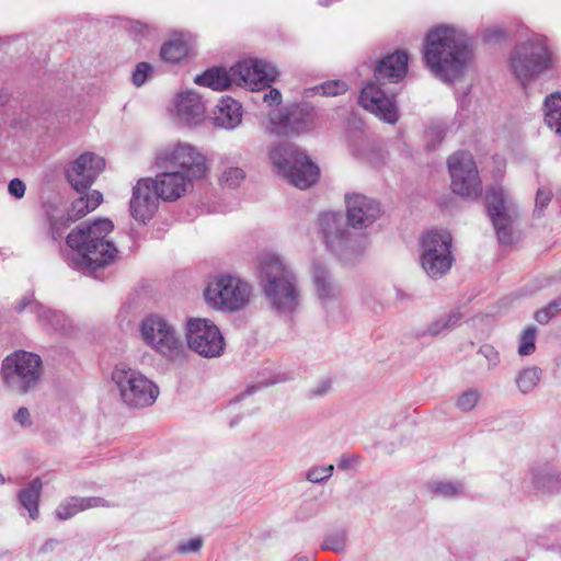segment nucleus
<instances>
[{
    "instance_id": "nucleus-1",
    "label": "nucleus",
    "mask_w": 561,
    "mask_h": 561,
    "mask_svg": "<svg viewBox=\"0 0 561 561\" xmlns=\"http://www.w3.org/2000/svg\"><path fill=\"white\" fill-rule=\"evenodd\" d=\"M472 53L468 36L451 25H438L428 31L424 47V61L438 79L453 82L469 68Z\"/></svg>"
},
{
    "instance_id": "nucleus-2",
    "label": "nucleus",
    "mask_w": 561,
    "mask_h": 561,
    "mask_svg": "<svg viewBox=\"0 0 561 561\" xmlns=\"http://www.w3.org/2000/svg\"><path fill=\"white\" fill-rule=\"evenodd\" d=\"M114 225L107 218L83 222L67 236L70 252L67 261L70 266L89 274L112 264L118 250L108 239Z\"/></svg>"
},
{
    "instance_id": "nucleus-3",
    "label": "nucleus",
    "mask_w": 561,
    "mask_h": 561,
    "mask_svg": "<svg viewBox=\"0 0 561 561\" xmlns=\"http://www.w3.org/2000/svg\"><path fill=\"white\" fill-rule=\"evenodd\" d=\"M260 284L272 309L282 314L298 309L301 300L298 277L278 254L264 253L260 257Z\"/></svg>"
},
{
    "instance_id": "nucleus-4",
    "label": "nucleus",
    "mask_w": 561,
    "mask_h": 561,
    "mask_svg": "<svg viewBox=\"0 0 561 561\" xmlns=\"http://www.w3.org/2000/svg\"><path fill=\"white\" fill-rule=\"evenodd\" d=\"M139 332L142 342L160 356L173 363H183L186 359L187 351L181 334L164 317H145L139 323Z\"/></svg>"
},
{
    "instance_id": "nucleus-5",
    "label": "nucleus",
    "mask_w": 561,
    "mask_h": 561,
    "mask_svg": "<svg viewBox=\"0 0 561 561\" xmlns=\"http://www.w3.org/2000/svg\"><path fill=\"white\" fill-rule=\"evenodd\" d=\"M510 62L516 78L526 87L553 66V56L546 38L534 34L515 46Z\"/></svg>"
},
{
    "instance_id": "nucleus-6",
    "label": "nucleus",
    "mask_w": 561,
    "mask_h": 561,
    "mask_svg": "<svg viewBox=\"0 0 561 561\" xmlns=\"http://www.w3.org/2000/svg\"><path fill=\"white\" fill-rule=\"evenodd\" d=\"M251 285L237 275L218 274L211 277L205 289L204 299L214 310L237 312L243 310L251 300Z\"/></svg>"
},
{
    "instance_id": "nucleus-7",
    "label": "nucleus",
    "mask_w": 561,
    "mask_h": 561,
    "mask_svg": "<svg viewBox=\"0 0 561 561\" xmlns=\"http://www.w3.org/2000/svg\"><path fill=\"white\" fill-rule=\"evenodd\" d=\"M112 381L122 401L130 408L152 405L158 396V386L140 370L127 363H118L112 371Z\"/></svg>"
},
{
    "instance_id": "nucleus-8",
    "label": "nucleus",
    "mask_w": 561,
    "mask_h": 561,
    "mask_svg": "<svg viewBox=\"0 0 561 561\" xmlns=\"http://www.w3.org/2000/svg\"><path fill=\"white\" fill-rule=\"evenodd\" d=\"M154 163L157 168L175 170L193 181L203 180L209 171L206 156L197 147L181 141L158 150Z\"/></svg>"
},
{
    "instance_id": "nucleus-9",
    "label": "nucleus",
    "mask_w": 561,
    "mask_h": 561,
    "mask_svg": "<svg viewBox=\"0 0 561 561\" xmlns=\"http://www.w3.org/2000/svg\"><path fill=\"white\" fill-rule=\"evenodd\" d=\"M455 257L453 238L446 230H430L425 232L420 243V263L423 271L433 279L447 274Z\"/></svg>"
},
{
    "instance_id": "nucleus-10",
    "label": "nucleus",
    "mask_w": 561,
    "mask_h": 561,
    "mask_svg": "<svg viewBox=\"0 0 561 561\" xmlns=\"http://www.w3.org/2000/svg\"><path fill=\"white\" fill-rule=\"evenodd\" d=\"M270 158L278 171L296 187L306 190L316 183L319 168L293 146H276Z\"/></svg>"
},
{
    "instance_id": "nucleus-11",
    "label": "nucleus",
    "mask_w": 561,
    "mask_h": 561,
    "mask_svg": "<svg viewBox=\"0 0 561 561\" xmlns=\"http://www.w3.org/2000/svg\"><path fill=\"white\" fill-rule=\"evenodd\" d=\"M1 371L8 387L25 393L41 379L42 358L32 352L18 351L4 358Z\"/></svg>"
},
{
    "instance_id": "nucleus-12",
    "label": "nucleus",
    "mask_w": 561,
    "mask_h": 561,
    "mask_svg": "<svg viewBox=\"0 0 561 561\" xmlns=\"http://www.w3.org/2000/svg\"><path fill=\"white\" fill-rule=\"evenodd\" d=\"M485 199L488 213L499 242L502 244H513L518 239V234L514 228L517 210L513 199L508 193L499 185L488 188Z\"/></svg>"
},
{
    "instance_id": "nucleus-13",
    "label": "nucleus",
    "mask_w": 561,
    "mask_h": 561,
    "mask_svg": "<svg viewBox=\"0 0 561 561\" xmlns=\"http://www.w3.org/2000/svg\"><path fill=\"white\" fill-rule=\"evenodd\" d=\"M185 339L188 348L205 358L221 356L226 347L219 328L206 318L188 319L185 327Z\"/></svg>"
},
{
    "instance_id": "nucleus-14",
    "label": "nucleus",
    "mask_w": 561,
    "mask_h": 561,
    "mask_svg": "<svg viewBox=\"0 0 561 561\" xmlns=\"http://www.w3.org/2000/svg\"><path fill=\"white\" fill-rule=\"evenodd\" d=\"M451 190L455 194L478 198L482 194V181L471 153L459 151L448 159Z\"/></svg>"
},
{
    "instance_id": "nucleus-15",
    "label": "nucleus",
    "mask_w": 561,
    "mask_h": 561,
    "mask_svg": "<svg viewBox=\"0 0 561 561\" xmlns=\"http://www.w3.org/2000/svg\"><path fill=\"white\" fill-rule=\"evenodd\" d=\"M234 84L250 90L270 87L278 76V71L268 62L257 59H247L231 67Z\"/></svg>"
},
{
    "instance_id": "nucleus-16",
    "label": "nucleus",
    "mask_w": 561,
    "mask_h": 561,
    "mask_svg": "<svg viewBox=\"0 0 561 561\" xmlns=\"http://www.w3.org/2000/svg\"><path fill=\"white\" fill-rule=\"evenodd\" d=\"M381 85L376 80L368 82L360 91L359 104L383 122L394 124L399 118L394 95Z\"/></svg>"
},
{
    "instance_id": "nucleus-17",
    "label": "nucleus",
    "mask_w": 561,
    "mask_h": 561,
    "mask_svg": "<svg viewBox=\"0 0 561 561\" xmlns=\"http://www.w3.org/2000/svg\"><path fill=\"white\" fill-rule=\"evenodd\" d=\"M159 199L161 197L156 193L151 178L138 180L129 203L134 219L140 224L148 222L158 210Z\"/></svg>"
},
{
    "instance_id": "nucleus-18",
    "label": "nucleus",
    "mask_w": 561,
    "mask_h": 561,
    "mask_svg": "<svg viewBox=\"0 0 561 561\" xmlns=\"http://www.w3.org/2000/svg\"><path fill=\"white\" fill-rule=\"evenodd\" d=\"M105 167L102 157L93 152L80 154L67 170V180L77 191H83L91 186Z\"/></svg>"
},
{
    "instance_id": "nucleus-19",
    "label": "nucleus",
    "mask_w": 561,
    "mask_h": 561,
    "mask_svg": "<svg viewBox=\"0 0 561 561\" xmlns=\"http://www.w3.org/2000/svg\"><path fill=\"white\" fill-rule=\"evenodd\" d=\"M312 284L316 295L324 308L340 304L342 290L339 283L332 277L327 264L314 260L311 264Z\"/></svg>"
},
{
    "instance_id": "nucleus-20",
    "label": "nucleus",
    "mask_w": 561,
    "mask_h": 561,
    "mask_svg": "<svg viewBox=\"0 0 561 561\" xmlns=\"http://www.w3.org/2000/svg\"><path fill=\"white\" fill-rule=\"evenodd\" d=\"M160 172L152 179L156 193L164 202H175L183 197L195 181L175 170L158 168Z\"/></svg>"
},
{
    "instance_id": "nucleus-21",
    "label": "nucleus",
    "mask_w": 561,
    "mask_h": 561,
    "mask_svg": "<svg viewBox=\"0 0 561 561\" xmlns=\"http://www.w3.org/2000/svg\"><path fill=\"white\" fill-rule=\"evenodd\" d=\"M172 113L179 124L193 126L204 121L206 107L196 92L186 90L178 93L173 99Z\"/></svg>"
},
{
    "instance_id": "nucleus-22",
    "label": "nucleus",
    "mask_w": 561,
    "mask_h": 561,
    "mask_svg": "<svg viewBox=\"0 0 561 561\" xmlns=\"http://www.w3.org/2000/svg\"><path fill=\"white\" fill-rule=\"evenodd\" d=\"M347 221L356 229H365L380 216L379 204L364 195L352 194L346 197Z\"/></svg>"
},
{
    "instance_id": "nucleus-23",
    "label": "nucleus",
    "mask_w": 561,
    "mask_h": 561,
    "mask_svg": "<svg viewBox=\"0 0 561 561\" xmlns=\"http://www.w3.org/2000/svg\"><path fill=\"white\" fill-rule=\"evenodd\" d=\"M327 245L339 255L351 248L350 232L344 228L343 217L335 213H323L319 217Z\"/></svg>"
},
{
    "instance_id": "nucleus-24",
    "label": "nucleus",
    "mask_w": 561,
    "mask_h": 561,
    "mask_svg": "<svg viewBox=\"0 0 561 561\" xmlns=\"http://www.w3.org/2000/svg\"><path fill=\"white\" fill-rule=\"evenodd\" d=\"M408 54L403 50L383 57L374 68V79L382 84L399 82L408 72Z\"/></svg>"
},
{
    "instance_id": "nucleus-25",
    "label": "nucleus",
    "mask_w": 561,
    "mask_h": 561,
    "mask_svg": "<svg viewBox=\"0 0 561 561\" xmlns=\"http://www.w3.org/2000/svg\"><path fill=\"white\" fill-rule=\"evenodd\" d=\"M213 121L217 127L224 129H234L242 122V105L230 96H222L217 103Z\"/></svg>"
},
{
    "instance_id": "nucleus-26",
    "label": "nucleus",
    "mask_w": 561,
    "mask_h": 561,
    "mask_svg": "<svg viewBox=\"0 0 561 561\" xmlns=\"http://www.w3.org/2000/svg\"><path fill=\"white\" fill-rule=\"evenodd\" d=\"M195 44V37L188 32L174 33L161 49L160 56L164 61L179 62L187 57Z\"/></svg>"
},
{
    "instance_id": "nucleus-27",
    "label": "nucleus",
    "mask_w": 561,
    "mask_h": 561,
    "mask_svg": "<svg viewBox=\"0 0 561 561\" xmlns=\"http://www.w3.org/2000/svg\"><path fill=\"white\" fill-rule=\"evenodd\" d=\"M108 504L102 497L93 496V497H77L71 496L62 501L56 508L55 514L56 517L60 520H66L80 512H83L88 508L107 506Z\"/></svg>"
},
{
    "instance_id": "nucleus-28",
    "label": "nucleus",
    "mask_w": 561,
    "mask_h": 561,
    "mask_svg": "<svg viewBox=\"0 0 561 561\" xmlns=\"http://www.w3.org/2000/svg\"><path fill=\"white\" fill-rule=\"evenodd\" d=\"M194 82L215 91H224L234 84V78L231 76V68L228 71L222 68H211L196 76Z\"/></svg>"
},
{
    "instance_id": "nucleus-29",
    "label": "nucleus",
    "mask_w": 561,
    "mask_h": 561,
    "mask_svg": "<svg viewBox=\"0 0 561 561\" xmlns=\"http://www.w3.org/2000/svg\"><path fill=\"white\" fill-rule=\"evenodd\" d=\"M103 201V195L99 191H91L72 202L67 221H76L96 209Z\"/></svg>"
},
{
    "instance_id": "nucleus-30",
    "label": "nucleus",
    "mask_w": 561,
    "mask_h": 561,
    "mask_svg": "<svg viewBox=\"0 0 561 561\" xmlns=\"http://www.w3.org/2000/svg\"><path fill=\"white\" fill-rule=\"evenodd\" d=\"M38 320L44 328L53 330L60 334H70L73 330L71 320L62 312L48 308L38 310Z\"/></svg>"
},
{
    "instance_id": "nucleus-31",
    "label": "nucleus",
    "mask_w": 561,
    "mask_h": 561,
    "mask_svg": "<svg viewBox=\"0 0 561 561\" xmlns=\"http://www.w3.org/2000/svg\"><path fill=\"white\" fill-rule=\"evenodd\" d=\"M43 483L39 478L33 479L26 488L18 493L20 504L28 512L32 519L39 515L38 503L41 499Z\"/></svg>"
},
{
    "instance_id": "nucleus-32",
    "label": "nucleus",
    "mask_w": 561,
    "mask_h": 561,
    "mask_svg": "<svg viewBox=\"0 0 561 561\" xmlns=\"http://www.w3.org/2000/svg\"><path fill=\"white\" fill-rule=\"evenodd\" d=\"M545 123L556 134L561 135V93L546 96L543 102Z\"/></svg>"
},
{
    "instance_id": "nucleus-33",
    "label": "nucleus",
    "mask_w": 561,
    "mask_h": 561,
    "mask_svg": "<svg viewBox=\"0 0 561 561\" xmlns=\"http://www.w3.org/2000/svg\"><path fill=\"white\" fill-rule=\"evenodd\" d=\"M535 488L542 493H556L560 491L559 477L547 466L533 471Z\"/></svg>"
},
{
    "instance_id": "nucleus-34",
    "label": "nucleus",
    "mask_w": 561,
    "mask_h": 561,
    "mask_svg": "<svg viewBox=\"0 0 561 561\" xmlns=\"http://www.w3.org/2000/svg\"><path fill=\"white\" fill-rule=\"evenodd\" d=\"M542 376V370L538 366L523 368L516 376L515 382L518 390L524 393H530L538 385Z\"/></svg>"
},
{
    "instance_id": "nucleus-35",
    "label": "nucleus",
    "mask_w": 561,
    "mask_h": 561,
    "mask_svg": "<svg viewBox=\"0 0 561 561\" xmlns=\"http://www.w3.org/2000/svg\"><path fill=\"white\" fill-rule=\"evenodd\" d=\"M271 123L284 125V127L290 128V130L295 133H300L307 129L308 122L302 114L298 111H295L290 115L278 114L277 118L270 114Z\"/></svg>"
},
{
    "instance_id": "nucleus-36",
    "label": "nucleus",
    "mask_w": 561,
    "mask_h": 561,
    "mask_svg": "<svg viewBox=\"0 0 561 561\" xmlns=\"http://www.w3.org/2000/svg\"><path fill=\"white\" fill-rule=\"evenodd\" d=\"M431 490L436 496L444 499H455L465 494L461 482L437 481L432 483Z\"/></svg>"
},
{
    "instance_id": "nucleus-37",
    "label": "nucleus",
    "mask_w": 561,
    "mask_h": 561,
    "mask_svg": "<svg viewBox=\"0 0 561 561\" xmlns=\"http://www.w3.org/2000/svg\"><path fill=\"white\" fill-rule=\"evenodd\" d=\"M460 321L458 312H451L434 320L426 329L425 334L435 336L447 330L455 328Z\"/></svg>"
},
{
    "instance_id": "nucleus-38",
    "label": "nucleus",
    "mask_w": 561,
    "mask_h": 561,
    "mask_svg": "<svg viewBox=\"0 0 561 561\" xmlns=\"http://www.w3.org/2000/svg\"><path fill=\"white\" fill-rule=\"evenodd\" d=\"M245 173L239 167H226L219 176V182L228 188H236L244 180Z\"/></svg>"
},
{
    "instance_id": "nucleus-39",
    "label": "nucleus",
    "mask_w": 561,
    "mask_h": 561,
    "mask_svg": "<svg viewBox=\"0 0 561 561\" xmlns=\"http://www.w3.org/2000/svg\"><path fill=\"white\" fill-rule=\"evenodd\" d=\"M480 399L481 392L478 389H468L456 398L455 405L461 412H470L478 405Z\"/></svg>"
},
{
    "instance_id": "nucleus-40",
    "label": "nucleus",
    "mask_w": 561,
    "mask_h": 561,
    "mask_svg": "<svg viewBox=\"0 0 561 561\" xmlns=\"http://www.w3.org/2000/svg\"><path fill=\"white\" fill-rule=\"evenodd\" d=\"M537 329L535 327L526 328L519 339L518 354L520 356L531 355L536 351Z\"/></svg>"
},
{
    "instance_id": "nucleus-41",
    "label": "nucleus",
    "mask_w": 561,
    "mask_h": 561,
    "mask_svg": "<svg viewBox=\"0 0 561 561\" xmlns=\"http://www.w3.org/2000/svg\"><path fill=\"white\" fill-rule=\"evenodd\" d=\"M346 543V534L345 531H336L328 535L322 541V548L327 550H332L335 552H341L344 550Z\"/></svg>"
},
{
    "instance_id": "nucleus-42",
    "label": "nucleus",
    "mask_w": 561,
    "mask_h": 561,
    "mask_svg": "<svg viewBox=\"0 0 561 561\" xmlns=\"http://www.w3.org/2000/svg\"><path fill=\"white\" fill-rule=\"evenodd\" d=\"M561 311V295L552 300L545 309L538 310L535 314V319L541 323H548L551 318L557 316Z\"/></svg>"
},
{
    "instance_id": "nucleus-43",
    "label": "nucleus",
    "mask_w": 561,
    "mask_h": 561,
    "mask_svg": "<svg viewBox=\"0 0 561 561\" xmlns=\"http://www.w3.org/2000/svg\"><path fill=\"white\" fill-rule=\"evenodd\" d=\"M334 467L330 466H320L313 467L307 472V480L312 483H320L322 481L328 480L333 473Z\"/></svg>"
},
{
    "instance_id": "nucleus-44",
    "label": "nucleus",
    "mask_w": 561,
    "mask_h": 561,
    "mask_svg": "<svg viewBox=\"0 0 561 561\" xmlns=\"http://www.w3.org/2000/svg\"><path fill=\"white\" fill-rule=\"evenodd\" d=\"M152 72V67L148 62H139L133 71L131 80L136 87L142 85Z\"/></svg>"
},
{
    "instance_id": "nucleus-45",
    "label": "nucleus",
    "mask_w": 561,
    "mask_h": 561,
    "mask_svg": "<svg viewBox=\"0 0 561 561\" xmlns=\"http://www.w3.org/2000/svg\"><path fill=\"white\" fill-rule=\"evenodd\" d=\"M347 84L344 81L335 80L323 83L320 89L322 94L329 96H335L347 91Z\"/></svg>"
},
{
    "instance_id": "nucleus-46",
    "label": "nucleus",
    "mask_w": 561,
    "mask_h": 561,
    "mask_svg": "<svg viewBox=\"0 0 561 561\" xmlns=\"http://www.w3.org/2000/svg\"><path fill=\"white\" fill-rule=\"evenodd\" d=\"M551 201V192L545 188H539L536 194L535 202V214L540 217L545 210V208L549 205Z\"/></svg>"
},
{
    "instance_id": "nucleus-47",
    "label": "nucleus",
    "mask_w": 561,
    "mask_h": 561,
    "mask_svg": "<svg viewBox=\"0 0 561 561\" xmlns=\"http://www.w3.org/2000/svg\"><path fill=\"white\" fill-rule=\"evenodd\" d=\"M479 353L488 360L490 368L499 365L500 354L492 345H482L479 350Z\"/></svg>"
},
{
    "instance_id": "nucleus-48",
    "label": "nucleus",
    "mask_w": 561,
    "mask_h": 561,
    "mask_svg": "<svg viewBox=\"0 0 561 561\" xmlns=\"http://www.w3.org/2000/svg\"><path fill=\"white\" fill-rule=\"evenodd\" d=\"M332 379L325 378L320 380L312 389L310 390V393L312 397H321L327 394L332 389Z\"/></svg>"
},
{
    "instance_id": "nucleus-49",
    "label": "nucleus",
    "mask_w": 561,
    "mask_h": 561,
    "mask_svg": "<svg viewBox=\"0 0 561 561\" xmlns=\"http://www.w3.org/2000/svg\"><path fill=\"white\" fill-rule=\"evenodd\" d=\"M202 546H203V540L201 538H193L186 542L180 543L178 546V551L180 553L196 552L202 548Z\"/></svg>"
},
{
    "instance_id": "nucleus-50",
    "label": "nucleus",
    "mask_w": 561,
    "mask_h": 561,
    "mask_svg": "<svg viewBox=\"0 0 561 561\" xmlns=\"http://www.w3.org/2000/svg\"><path fill=\"white\" fill-rule=\"evenodd\" d=\"M8 191L15 198H22L25 195L26 186L20 179H13L8 185Z\"/></svg>"
},
{
    "instance_id": "nucleus-51",
    "label": "nucleus",
    "mask_w": 561,
    "mask_h": 561,
    "mask_svg": "<svg viewBox=\"0 0 561 561\" xmlns=\"http://www.w3.org/2000/svg\"><path fill=\"white\" fill-rule=\"evenodd\" d=\"M263 101L270 106L278 105L282 102V94L277 89H271L267 93L264 94Z\"/></svg>"
},
{
    "instance_id": "nucleus-52",
    "label": "nucleus",
    "mask_w": 561,
    "mask_h": 561,
    "mask_svg": "<svg viewBox=\"0 0 561 561\" xmlns=\"http://www.w3.org/2000/svg\"><path fill=\"white\" fill-rule=\"evenodd\" d=\"M66 228V222L58 221L56 219L50 220V233L54 240L61 238L64 229Z\"/></svg>"
},
{
    "instance_id": "nucleus-53",
    "label": "nucleus",
    "mask_w": 561,
    "mask_h": 561,
    "mask_svg": "<svg viewBox=\"0 0 561 561\" xmlns=\"http://www.w3.org/2000/svg\"><path fill=\"white\" fill-rule=\"evenodd\" d=\"M14 420L22 426L28 425L31 423L28 410L26 408H20L14 414Z\"/></svg>"
},
{
    "instance_id": "nucleus-54",
    "label": "nucleus",
    "mask_w": 561,
    "mask_h": 561,
    "mask_svg": "<svg viewBox=\"0 0 561 561\" xmlns=\"http://www.w3.org/2000/svg\"><path fill=\"white\" fill-rule=\"evenodd\" d=\"M58 545V541L55 539L47 540L39 549V552H47L55 549V547Z\"/></svg>"
},
{
    "instance_id": "nucleus-55",
    "label": "nucleus",
    "mask_w": 561,
    "mask_h": 561,
    "mask_svg": "<svg viewBox=\"0 0 561 561\" xmlns=\"http://www.w3.org/2000/svg\"><path fill=\"white\" fill-rule=\"evenodd\" d=\"M333 0H319V3L323 7H328L330 5V3L332 2Z\"/></svg>"
},
{
    "instance_id": "nucleus-56",
    "label": "nucleus",
    "mask_w": 561,
    "mask_h": 561,
    "mask_svg": "<svg viewBox=\"0 0 561 561\" xmlns=\"http://www.w3.org/2000/svg\"><path fill=\"white\" fill-rule=\"evenodd\" d=\"M297 561H309L308 557H299Z\"/></svg>"
},
{
    "instance_id": "nucleus-57",
    "label": "nucleus",
    "mask_w": 561,
    "mask_h": 561,
    "mask_svg": "<svg viewBox=\"0 0 561 561\" xmlns=\"http://www.w3.org/2000/svg\"><path fill=\"white\" fill-rule=\"evenodd\" d=\"M254 389L255 387L248 388L247 393H251Z\"/></svg>"
}]
</instances>
